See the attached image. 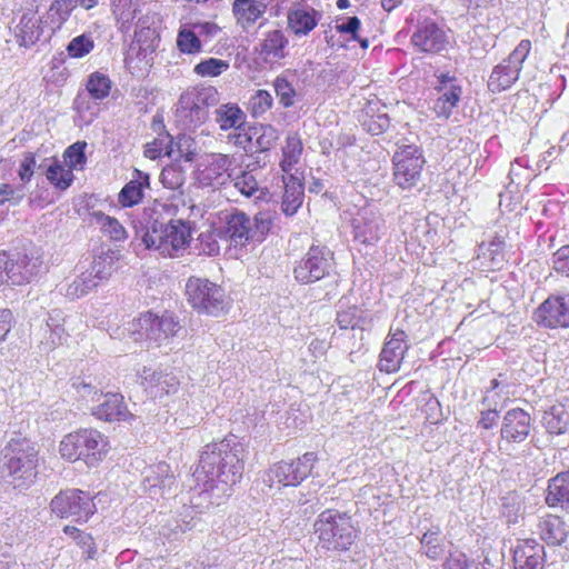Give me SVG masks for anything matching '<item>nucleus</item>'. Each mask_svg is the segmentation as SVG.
Masks as SVG:
<instances>
[{"instance_id": "obj_14", "label": "nucleus", "mask_w": 569, "mask_h": 569, "mask_svg": "<svg viewBox=\"0 0 569 569\" xmlns=\"http://www.w3.org/2000/svg\"><path fill=\"white\" fill-rule=\"evenodd\" d=\"M51 511L59 518L86 522L96 512L93 498L79 489H67L56 495L50 502Z\"/></svg>"}, {"instance_id": "obj_1", "label": "nucleus", "mask_w": 569, "mask_h": 569, "mask_svg": "<svg viewBox=\"0 0 569 569\" xmlns=\"http://www.w3.org/2000/svg\"><path fill=\"white\" fill-rule=\"evenodd\" d=\"M244 448L234 437L207 445L193 477L202 482V492L212 505H221L241 480L244 469Z\"/></svg>"}, {"instance_id": "obj_7", "label": "nucleus", "mask_w": 569, "mask_h": 569, "mask_svg": "<svg viewBox=\"0 0 569 569\" xmlns=\"http://www.w3.org/2000/svg\"><path fill=\"white\" fill-rule=\"evenodd\" d=\"M315 531L319 543L327 550L346 551L357 538L351 518L332 509H327L318 516Z\"/></svg>"}, {"instance_id": "obj_22", "label": "nucleus", "mask_w": 569, "mask_h": 569, "mask_svg": "<svg viewBox=\"0 0 569 569\" xmlns=\"http://www.w3.org/2000/svg\"><path fill=\"white\" fill-rule=\"evenodd\" d=\"M69 318L61 309H52L48 312L46 323L41 327L40 345L46 351L64 345L69 337Z\"/></svg>"}, {"instance_id": "obj_4", "label": "nucleus", "mask_w": 569, "mask_h": 569, "mask_svg": "<svg viewBox=\"0 0 569 569\" xmlns=\"http://www.w3.org/2000/svg\"><path fill=\"white\" fill-rule=\"evenodd\" d=\"M39 450L24 437L11 438L1 450L0 476L16 489H27L38 476Z\"/></svg>"}, {"instance_id": "obj_8", "label": "nucleus", "mask_w": 569, "mask_h": 569, "mask_svg": "<svg viewBox=\"0 0 569 569\" xmlns=\"http://www.w3.org/2000/svg\"><path fill=\"white\" fill-rule=\"evenodd\" d=\"M180 329V321L173 313L166 311L157 315L147 311L129 322L128 331L136 342L147 340L161 346L172 339Z\"/></svg>"}, {"instance_id": "obj_61", "label": "nucleus", "mask_w": 569, "mask_h": 569, "mask_svg": "<svg viewBox=\"0 0 569 569\" xmlns=\"http://www.w3.org/2000/svg\"><path fill=\"white\" fill-rule=\"evenodd\" d=\"M553 269L556 272L569 277V246H562L553 253Z\"/></svg>"}, {"instance_id": "obj_19", "label": "nucleus", "mask_w": 569, "mask_h": 569, "mask_svg": "<svg viewBox=\"0 0 569 569\" xmlns=\"http://www.w3.org/2000/svg\"><path fill=\"white\" fill-rule=\"evenodd\" d=\"M533 319L545 328H569V293L548 297L535 310Z\"/></svg>"}, {"instance_id": "obj_60", "label": "nucleus", "mask_w": 569, "mask_h": 569, "mask_svg": "<svg viewBox=\"0 0 569 569\" xmlns=\"http://www.w3.org/2000/svg\"><path fill=\"white\" fill-rule=\"evenodd\" d=\"M361 26V22L358 17H348L336 22V30L339 33L349 34L351 40H357V32Z\"/></svg>"}, {"instance_id": "obj_58", "label": "nucleus", "mask_w": 569, "mask_h": 569, "mask_svg": "<svg viewBox=\"0 0 569 569\" xmlns=\"http://www.w3.org/2000/svg\"><path fill=\"white\" fill-rule=\"evenodd\" d=\"M272 103L273 98L267 90L256 91L249 101L251 112L254 117L266 113L272 107Z\"/></svg>"}, {"instance_id": "obj_27", "label": "nucleus", "mask_w": 569, "mask_h": 569, "mask_svg": "<svg viewBox=\"0 0 569 569\" xmlns=\"http://www.w3.org/2000/svg\"><path fill=\"white\" fill-rule=\"evenodd\" d=\"M538 535L548 546H561L569 536V526L555 515H546L539 519Z\"/></svg>"}, {"instance_id": "obj_37", "label": "nucleus", "mask_w": 569, "mask_h": 569, "mask_svg": "<svg viewBox=\"0 0 569 569\" xmlns=\"http://www.w3.org/2000/svg\"><path fill=\"white\" fill-rule=\"evenodd\" d=\"M246 113L236 103H224L214 110V120L222 131L239 129L246 123Z\"/></svg>"}, {"instance_id": "obj_12", "label": "nucleus", "mask_w": 569, "mask_h": 569, "mask_svg": "<svg viewBox=\"0 0 569 569\" xmlns=\"http://www.w3.org/2000/svg\"><path fill=\"white\" fill-rule=\"evenodd\" d=\"M333 268L335 259L331 250L323 246H311L296 262L293 277L301 284H310L330 276Z\"/></svg>"}, {"instance_id": "obj_30", "label": "nucleus", "mask_w": 569, "mask_h": 569, "mask_svg": "<svg viewBox=\"0 0 569 569\" xmlns=\"http://www.w3.org/2000/svg\"><path fill=\"white\" fill-rule=\"evenodd\" d=\"M266 10L267 4L259 0H234L232 3L237 24L244 31H249L263 17Z\"/></svg>"}, {"instance_id": "obj_63", "label": "nucleus", "mask_w": 569, "mask_h": 569, "mask_svg": "<svg viewBox=\"0 0 569 569\" xmlns=\"http://www.w3.org/2000/svg\"><path fill=\"white\" fill-rule=\"evenodd\" d=\"M36 167V156L32 152H27L23 154V159L20 162L18 176L23 183H27L31 180L33 176V170Z\"/></svg>"}, {"instance_id": "obj_31", "label": "nucleus", "mask_w": 569, "mask_h": 569, "mask_svg": "<svg viewBox=\"0 0 569 569\" xmlns=\"http://www.w3.org/2000/svg\"><path fill=\"white\" fill-rule=\"evenodd\" d=\"M43 33V23L36 11L24 12L16 27V37L23 47L33 46Z\"/></svg>"}, {"instance_id": "obj_2", "label": "nucleus", "mask_w": 569, "mask_h": 569, "mask_svg": "<svg viewBox=\"0 0 569 569\" xmlns=\"http://www.w3.org/2000/svg\"><path fill=\"white\" fill-rule=\"evenodd\" d=\"M177 212L174 203L160 200L143 208L134 227L147 249L163 257H177L186 250L192 239V227L189 221L173 219Z\"/></svg>"}, {"instance_id": "obj_21", "label": "nucleus", "mask_w": 569, "mask_h": 569, "mask_svg": "<svg viewBox=\"0 0 569 569\" xmlns=\"http://www.w3.org/2000/svg\"><path fill=\"white\" fill-rule=\"evenodd\" d=\"M531 430V417L521 408L508 410L502 419L500 436V449L503 445L521 443L529 436Z\"/></svg>"}, {"instance_id": "obj_35", "label": "nucleus", "mask_w": 569, "mask_h": 569, "mask_svg": "<svg viewBox=\"0 0 569 569\" xmlns=\"http://www.w3.org/2000/svg\"><path fill=\"white\" fill-rule=\"evenodd\" d=\"M288 39L281 30L269 31L260 43L259 56L267 63H276L286 57Z\"/></svg>"}, {"instance_id": "obj_33", "label": "nucleus", "mask_w": 569, "mask_h": 569, "mask_svg": "<svg viewBox=\"0 0 569 569\" xmlns=\"http://www.w3.org/2000/svg\"><path fill=\"white\" fill-rule=\"evenodd\" d=\"M545 501L550 508L569 510V470L549 479Z\"/></svg>"}, {"instance_id": "obj_15", "label": "nucleus", "mask_w": 569, "mask_h": 569, "mask_svg": "<svg viewBox=\"0 0 569 569\" xmlns=\"http://www.w3.org/2000/svg\"><path fill=\"white\" fill-rule=\"evenodd\" d=\"M531 50L529 40H521L511 53L497 64L488 79V89L493 93L502 92L519 79L522 64Z\"/></svg>"}, {"instance_id": "obj_50", "label": "nucleus", "mask_w": 569, "mask_h": 569, "mask_svg": "<svg viewBox=\"0 0 569 569\" xmlns=\"http://www.w3.org/2000/svg\"><path fill=\"white\" fill-rule=\"evenodd\" d=\"M228 61L218 58H207L197 63L193 72L202 78L219 77L229 69Z\"/></svg>"}, {"instance_id": "obj_55", "label": "nucleus", "mask_w": 569, "mask_h": 569, "mask_svg": "<svg viewBox=\"0 0 569 569\" xmlns=\"http://www.w3.org/2000/svg\"><path fill=\"white\" fill-rule=\"evenodd\" d=\"M258 132L254 129L253 132L247 130L246 123L240 126L239 129H234V132L227 136V141L237 148L242 149L246 152H253V136Z\"/></svg>"}, {"instance_id": "obj_20", "label": "nucleus", "mask_w": 569, "mask_h": 569, "mask_svg": "<svg viewBox=\"0 0 569 569\" xmlns=\"http://www.w3.org/2000/svg\"><path fill=\"white\" fill-rule=\"evenodd\" d=\"M411 44L419 52L439 53L447 49L449 38L435 21L419 22L411 34Z\"/></svg>"}, {"instance_id": "obj_38", "label": "nucleus", "mask_w": 569, "mask_h": 569, "mask_svg": "<svg viewBox=\"0 0 569 569\" xmlns=\"http://www.w3.org/2000/svg\"><path fill=\"white\" fill-rule=\"evenodd\" d=\"M112 12L121 31H129L133 20L141 12V0H110Z\"/></svg>"}, {"instance_id": "obj_59", "label": "nucleus", "mask_w": 569, "mask_h": 569, "mask_svg": "<svg viewBox=\"0 0 569 569\" xmlns=\"http://www.w3.org/2000/svg\"><path fill=\"white\" fill-rule=\"evenodd\" d=\"M251 223L252 231H254V241L260 242L269 232L272 222L268 213L259 212L254 218H251Z\"/></svg>"}, {"instance_id": "obj_62", "label": "nucleus", "mask_w": 569, "mask_h": 569, "mask_svg": "<svg viewBox=\"0 0 569 569\" xmlns=\"http://www.w3.org/2000/svg\"><path fill=\"white\" fill-rule=\"evenodd\" d=\"M178 380L171 373H163L161 376V380L157 383V390L152 391L153 397H161L163 395H169L170 392H174L178 389Z\"/></svg>"}, {"instance_id": "obj_23", "label": "nucleus", "mask_w": 569, "mask_h": 569, "mask_svg": "<svg viewBox=\"0 0 569 569\" xmlns=\"http://www.w3.org/2000/svg\"><path fill=\"white\" fill-rule=\"evenodd\" d=\"M142 476L143 488L152 499L163 497L174 485V475L164 461L144 468Z\"/></svg>"}, {"instance_id": "obj_43", "label": "nucleus", "mask_w": 569, "mask_h": 569, "mask_svg": "<svg viewBox=\"0 0 569 569\" xmlns=\"http://www.w3.org/2000/svg\"><path fill=\"white\" fill-rule=\"evenodd\" d=\"M441 94L436 100L433 110L439 117L449 118L452 109L457 106L462 93L460 86H451L447 90H439Z\"/></svg>"}, {"instance_id": "obj_46", "label": "nucleus", "mask_w": 569, "mask_h": 569, "mask_svg": "<svg viewBox=\"0 0 569 569\" xmlns=\"http://www.w3.org/2000/svg\"><path fill=\"white\" fill-rule=\"evenodd\" d=\"M96 287H98V281L93 280L86 270L66 286L64 295L74 300L88 295Z\"/></svg>"}, {"instance_id": "obj_9", "label": "nucleus", "mask_w": 569, "mask_h": 569, "mask_svg": "<svg viewBox=\"0 0 569 569\" xmlns=\"http://www.w3.org/2000/svg\"><path fill=\"white\" fill-rule=\"evenodd\" d=\"M159 29L160 19L154 12H147L138 19L134 40L124 59L130 70L137 68V66H132L136 60L143 63V68L151 66L152 56L160 41Z\"/></svg>"}, {"instance_id": "obj_18", "label": "nucleus", "mask_w": 569, "mask_h": 569, "mask_svg": "<svg viewBox=\"0 0 569 569\" xmlns=\"http://www.w3.org/2000/svg\"><path fill=\"white\" fill-rule=\"evenodd\" d=\"M234 158L224 153L207 154L199 166L197 182L202 188L218 189L231 179Z\"/></svg>"}, {"instance_id": "obj_42", "label": "nucleus", "mask_w": 569, "mask_h": 569, "mask_svg": "<svg viewBox=\"0 0 569 569\" xmlns=\"http://www.w3.org/2000/svg\"><path fill=\"white\" fill-rule=\"evenodd\" d=\"M74 109L77 111L76 122L79 127L91 124L101 110L100 103L86 94L77 96Z\"/></svg>"}, {"instance_id": "obj_52", "label": "nucleus", "mask_w": 569, "mask_h": 569, "mask_svg": "<svg viewBox=\"0 0 569 569\" xmlns=\"http://www.w3.org/2000/svg\"><path fill=\"white\" fill-rule=\"evenodd\" d=\"M273 88L279 103L283 108H290L295 104L298 96L293 84L284 77H277L273 81Z\"/></svg>"}, {"instance_id": "obj_17", "label": "nucleus", "mask_w": 569, "mask_h": 569, "mask_svg": "<svg viewBox=\"0 0 569 569\" xmlns=\"http://www.w3.org/2000/svg\"><path fill=\"white\" fill-rule=\"evenodd\" d=\"M353 240L363 246H375L387 231L386 222L371 206L360 208L351 220Z\"/></svg>"}, {"instance_id": "obj_24", "label": "nucleus", "mask_w": 569, "mask_h": 569, "mask_svg": "<svg viewBox=\"0 0 569 569\" xmlns=\"http://www.w3.org/2000/svg\"><path fill=\"white\" fill-rule=\"evenodd\" d=\"M406 333L397 330L389 336L380 352L378 367L380 371L391 373L400 369L408 346L405 341Z\"/></svg>"}, {"instance_id": "obj_45", "label": "nucleus", "mask_w": 569, "mask_h": 569, "mask_svg": "<svg viewBox=\"0 0 569 569\" xmlns=\"http://www.w3.org/2000/svg\"><path fill=\"white\" fill-rule=\"evenodd\" d=\"M86 88L88 97L94 100H103L110 94L112 81L107 74L96 71L88 77Z\"/></svg>"}, {"instance_id": "obj_53", "label": "nucleus", "mask_w": 569, "mask_h": 569, "mask_svg": "<svg viewBox=\"0 0 569 569\" xmlns=\"http://www.w3.org/2000/svg\"><path fill=\"white\" fill-rule=\"evenodd\" d=\"M86 148H87V142L77 141L66 149V151L63 153V158H64L67 164L69 166L70 170L83 169V166L87 162V157H86V152H84Z\"/></svg>"}, {"instance_id": "obj_40", "label": "nucleus", "mask_w": 569, "mask_h": 569, "mask_svg": "<svg viewBox=\"0 0 569 569\" xmlns=\"http://www.w3.org/2000/svg\"><path fill=\"white\" fill-rule=\"evenodd\" d=\"M303 150L302 141L298 133H290L286 138V144L282 147V159L280 161L281 170L289 176L299 163Z\"/></svg>"}, {"instance_id": "obj_56", "label": "nucleus", "mask_w": 569, "mask_h": 569, "mask_svg": "<svg viewBox=\"0 0 569 569\" xmlns=\"http://www.w3.org/2000/svg\"><path fill=\"white\" fill-rule=\"evenodd\" d=\"M94 48L92 37L90 34H80L73 38L67 46V51L72 58H82Z\"/></svg>"}, {"instance_id": "obj_36", "label": "nucleus", "mask_w": 569, "mask_h": 569, "mask_svg": "<svg viewBox=\"0 0 569 569\" xmlns=\"http://www.w3.org/2000/svg\"><path fill=\"white\" fill-rule=\"evenodd\" d=\"M542 425L550 435H562L569 429V406L556 403L543 412Z\"/></svg>"}, {"instance_id": "obj_25", "label": "nucleus", "mask_w": 569, "mask_h": 569, "mask_svg": "<svg viewBox=\"0 0 569 569\" xmlns=\"http://www.w3.org/2000/svg\"><path fill=\"white\" fill-rule=\"evenodd\" d=\"M545 556V548L537 540H522L513 550L515 569H543Z\"/></svg>"}, {"instance_id": "obj_3", "label": "nucleus", "mask_w": 569, "mask_h": 569, "mask_svg": "<svg viewBox=\"0 0 569 569\" xmlns=\"http://www.w3.org/2000/svg\"><path fill=\"white\" fill-rule=\"evenodd\" d=\"M106 377L100 373L86 372L72 379V388L77 395L91 401V415L106 422H121L134 419V416L128 410L122 395L117 392L103 393Z\"/></svg>"}, {"instance_id": "obj_39", "label": "nucleus", "mask_w": 569, "mask_h": 569, "mask_svg": "<svg viewBox=\"0 0 569 569\" xmlns=\"http://www.w3.org/2000/svg\"><path fill=\"white\" fill-rule=\"evenodd\" d=\"M118 261V253L112 250L102 252L94 257L90 268L87 270L93 280L100 282L108 280L112 272L116 270V262Z\"/></svg>"}, {"instance_id": "obj_54", "label": "nucleus", "mask_w": 569, "mask_h": 569, "mask_svg": "<svg viewBox=\"0 0 569 569\" xmlns=\"http://www.w3.org/2000/svg\"><path fill=\"white\" fill-rule=\"evenodd\" d=\"M72 6L70 0H54L48 11V18L52 23L51 29L60 28L69 18Z\"/></svg>"}, {"instance_id": "obj_34", "label": "nucleus", "mask_w": 569, "mask_h": 569, "mask_svg": "<svg viewBox=\"0 0 569 569\" xmlns=\"http://www.w3.org/2000/svg\"><path fill=\"white\" fill-rule=\"evenodd\" d=\"M506 243L501 238H495L488 243L478 247L477 260L485 270H499L506 262Z\"/></svg>"}, {"instance_id": "obj_51", "label": "nucleus", "mask_w": 569, "mask_h": 569, "mask_svg": "<svg viewBox=\"0 0 569 569\" xmlns=\"http://www.w3.org/2000/svg\"><path fill=\"white\" fill-rule=\"evenodd\" d=\"M46 177L50 183L60 190L69 188L73 179L72 171L64 169L58 161H54L48 167Z\"/></svg>"}, {"instance_id": "obj_11", "label": "nucleus", "mask_w": 569, "mask_h": 569, "mask_svg": "<svg viewBox=\"0 0 569 569\" xmlns=\"http://www.w3.org/2000/svg\"><path fill=\"white\" fill-rule=\"evenodd\" d=\"M393 181L403 190L418 184L426 163L422 150L416 144H400L392 157Z\"/></svg>"}, {"instance_id": "obj_48", "label": "nucleus", "mask_w": 569, "mask_h": 569, "mask_svg": "<svg viewBox=\"0 0 569 569\" xmlns=\"http://www.w3.org/2000/svg\"><path fill=\"white\" fill-rule=\"evenodd\" d=\"M422 552L431 560H438L445 553V546L440 538V531L429 530L420 539Z\"/></svg>"}, {"instance_id": "obj_47", "label": "nucleus", "mask_w": 569, "mask_h": 569, "mask_svg": "<svg viewBox=\"0 0 569 569\" xmlns=\"http://www.w3.org/2000/svg\"><path fill=\"white\" fill-rule=\"evenodd\" d=\"M176 42L181 53L197 54L202 51V40L199 39L192 27H181Z\"/></svg>"}, {"instance_id": "obj_64", "label": "nucleus", "mask_w": 569, "mask_h": 569, "mask_svg": "<svg viewBox=\"0 0 569 569\" xmlns=\"http://www.w3.org/2000/svg\"><path fill=\"white\" fill-rule=\"evenodd\" d=\"M442 569H470L467 556L460 551L450 552L442 565Z\"/></svg>"}, {"instance_id": "obj_32", "label": "nucleus", "mask_w": 569, "mask_h": 569, "mask_svg": "<svg viewBox=\"0 0 569 569\" xmlns=\"http://www.w3.org/2000/svg\"><path fill=\"white\" fill-rule=\"evenodd\" d=\"M150 187V176L139 169H134L129 182L119 192L118 200L123 207L138 204Z\"/></svg>"}, {"instance_id": "obj_41", "label": "nucleus", "mask_w": 569, "mask_h": 569, "mask_svg": "<svg viewBox=\"0 0 569 569\" xmlns=\"http://www.w3.org/2000/svg\"><path fill=\"white\" fill-rule=\"evenodd\" d=\"M91 222L99 226L101 232L112 241H124L128 238L124 227L116 218L102 211L92 212Z\"/></svg>"}, {"instance_id": "obj_10", "label": "nucleus", "mask_w": 569, "mask_h": 569, "mask_svg": "<svg viewBox=\"0 0 569 569\" xmlns=\"http://www.w3.org/2000/svg\"><path fill=\"white\" fill-rule=\"evenodd\" d=\"M186 293L189 303L199 312L219 316L227 308L224 290L208 279L189 278Z\"/></svg>"}, {"instance_id": "obj_16", "label": "nucleus", "mask_w": 569, "mask_h": 569, "mask_svg": "<svg viewBox=\"0 0 569 569\" xmlns=\"http://www.w3.org/2000/svg\"><path fill=\"white\" fill-rule=\"evenodd\" d=\"M316 461L315 452H306L296 460L277 462L268 471V481L270 486L297 487L310 476Z\"/></svg>"}, {"instance_id": "obj_49", "label": "nucleus", "mask_w": 569, "mask_h": 569, "mask_svg": "<svg viewBox=\"0 0 569 569\" xmlns=\"http://www.w3.org/2000/svg\"><path fill=\"white\" fill-rule=\"evenodd\" d=\"M234 188L244 197L260 199L263 194L259 182L250 171H243L233 179Z\"/></svg>"}, {"instance_id": "obj_57", "label": "nucleus", "mask_w": 569, "mask_h": 569, "mask_svg": "<svg viewBox=\"0 0 569 569\" xmlns=\"http://www.w3.org/2000/svg\"><path fill=\"white\" fill-rule=\"evenodd\" d=\"M162 186L170 190H178L184 183L183 171L176 166L164 167L160 174Z\"/></svg>"}, {"instance_id": "obj_29", "label": "nucleus", "mask_w": 569, "mask_h": 569, "mask_svg": "<svg viewBox=\"0 0 569 569\" xmlns=\"http://www.w3.org/2000/svg\"><path fill=\"white\" fill-rule=\"evenodd\" d=\"M282 181L284 191L281 201V210L287 217H291L297 213L303 202L305 186L296 173L283 176Z\"/></svg>"}, {"instance_id": "obj_44", "label": "nucleus", "mask_w": 569, "mask_h": 569, "mask_svg": "<svg viewBox=\"0 0 569 569\" xmlns=\"http://www.w3.org/2000/svg\"><path fill=\"white\" fill-rule=\"evenodd\" d=\"M365 313V310L357 306H346L345 302L340 301L336 320L340 329H356L363 322Z\"/></svg>"}, {"instance_id": "obj_28", "label": "nucleus", "mask_w": 569, "mask_h": 569, "mask_svg": "<svg viewBox=\"0 0 569 569\" xmlns=\"http://www.w3.org/2000/svg\"><path fill=\"white\" fill-rule=\"evenodd\" d=\"M321 19V13L313 8L295 6L288 12V26L296 36H307Z\"/></svg>"}, {"instance_id": "obj_13", "label": "nucleus", "mask_w": 569, "mask_h": 569, "mask_svg": "<svg viewBox=\"0 0 569 569\" xmlns=\"http://www.w3.org/2000/svg\"><path fill=\"white\" fill-rule=\"evenodd\" d=\"M251 217L238 209L224 210L219 216L217 233L229 242L231 249L238 251L254 241V231L251 227Z\"/></svg>"}, {"instance_id": "obj_5", "label": "nucleus", "mask_w": 569, "mask_h": 569, "mask_svg": "<svg viewBox=\"0 0 569 569\" xmlns=\"http://www.w3.org/2000/svg\"><path fill=\"white\" fill-rule=\"evenodd\" d=\"M219 102L214 87H190L183 91L174 109V120L183 130H194L206 122L209 107Z\"/></svg>"}, {"instance_id": "obj_6", "label": "nucleus", "mask_w": 569, "mask_h": 569, "mask_svg": "<svg viewBox=\"0 0 569 569\" xmlns=\"http://www.w3.org/2000/svg\"><path fill=\"white\" fill-rule=\"evenodd\" d=\"M108 440L96 429H80L62 438L59 452L69 461L83 460L88 467L98 465L108 452Z\"/></svg>"}, {"instance_id": "obj_26", "label": "nucleus", "mask_w": 569, "mask_h": 569, "mask_svg": "<svg viewBox=\"0 0 569 569\" xmlns=\"http://www.w3.org/2000/svg\"><path fill=\"white\" fill-rule=\"evenodd\" d=\"M42 260L38 254L18 256L16 260L9 262V280L14 286H21L31 282L40 272Z\"/></svg>"}]
</instances>
